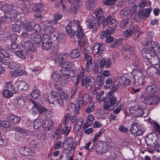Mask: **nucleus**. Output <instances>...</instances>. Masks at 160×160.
<instances>
[{"mask_svg": "<svg viewBox=\"0 0 160 160\" xmlns=\"http://www.w3.org/2000/svg\"><path fill=\"white\" fill-rule=\"evenodd\" d=\"M72 115L68 114L66 117L65 121L66 120H70L72 122H75L78 118L77 116H74L72 117Z\"/></svg>", "mask_w": 160, "mask_h": 160, "instance_id": "obj_50", "label": "nucleus"}, {"mask_svg": "<svg viewBox=\"0 0 160 160\" xmlns=\"http://www.w3.org/2000/svg\"><path fill=\"white\" fill-rule=\"evenodd\" d=\"M22 26L23 29L26 31H31L33 28V25L32 22L26 20L23 21Z\"/></svg>", "mask_w": 160, "mask_h": 160, "instance_id": "obj_20", "label": "nucleus"}, {"mask_svg": "<svg viewBox=\"0 0 160 160\" xmlns=\"http://www.w3.org/2000/svg\"><path fill=\"white\" fill-rule=\"evenodd\" d=\"M141 10L146 19L149 16L150 13L152 11V9L151 8H148L144 9Z\"/></svg>", "mask_w": 160, "mask_h": 160, "instance_id": "obj_49", "label": "nucleus"}, {"mask_svg": "<svg viewBox=\"0 0 160 160\" xmlns=\"http://www.w3.org/2000/svg\"><path fill=\"white\" fill-rule=\"evenodd\" d=\"M128 22V20L127 18L124 19L121 22L120 24V28H123L126 27Z\"/></svg>", "mask_w": 160, "mask_h": 160, "instance_id": "obj_63", "label": "nucleus"}, {"mask_svg": "<svg viewBox=\"0 0 160 160\" xmlns=\"http://www.w3.org/2000/svg\"><path fill=\"white\" fill-rule=\"evenodd\" d=\"M11 125V124L10 122L6 120H4L2 121L1 123V128L2 129H4L9 127Z\"/></svg>", "mask_w": 160, "mask_h": 160, "instance_id": "obj_51", "label": "nucleus"}, {"mask_svg": "<svg viewBox=\"0 0 160 160\" xmlns=\"http://www.w3.org/2000/svg\"><path fill=\"white\" fill-rule=\"evenodd\" d=\"M8 68H9L11 69L16 70L19 69L20 68V64L19 63H18L17 62H10L8 66Z\"/></svg>", "mask_w": 160, "mask_h": 160, "instance_id": "obj_35", "label": "nucleus"}, {"mask_svg": "<svg viewBox=\"0 0 160 160\" xmlns=\"http://www.w3.org/2000/svg\"><path fill=\"white\" fill-rule=\"evenodd\" d=\"M148 4L147 0H140L138 3V6L139 9L143 8Z\"/></svg>", "mask_w": 160, "mask_h": 160, "instance_id": "obj_44", "label": "nucleus"}, {"mask_svg": "<svg viewBox=\"0 0 160 160\" xmlns=\"http://www.w3.org/2000/svg\"><path fill=\"white\" fill-rule=\"evenodd\" d=\"M113 33L108 28V30L103 31L101 32L100 35V37L102 39L106 38L108 36H110Z\"/></svg>", "mask_w": 160, "mask_h": 160, "instance_id": "obj_28", "label": "nucleus"}, {"mask_svg": "<svg viewBox=\"0 0 160 160\" xmlns=\"http://www.w3.org/2000/svg\"><path fill=\"white\" fill-rule=\"evenodd\" d=\"M134 19L137 22H140L142 20H145L146 19L142 10L138 11L135 14L134 17Z\"/></svg>", "mask_w": 160, "mask_h": 160, "instance_id": "obj_24", "label": "nucleus"}, {"mask_svg": "<svg viewBox=\"0 0 160 160\" xmlns=\"http://www.w3.org/2000/svg\"><path fill=\"white\" fill-rule=\"evenodd\" d=\"M12 29L13 31L19 32L20 31V26L18 24H14L12 25Z\"/></svg>", "mask_w": 160, "mask_h": 160, "instance_id": "obj_59", "label": "nucleus"}, {"mask_svg": "<svg viewBox=\"0 0 160 160\" xmlns=\"http://www.w3.org/2000/svg\"><path fill=\"white\" fill-rule=\"evenodd\" d=\"M77 90V87L76 86H74L71 89V99L72 98H73L74 97L76 93Z\"/></svg>", "mask_w": 160, "mask_h": 160, "instance_id": "obj_60", "label": "nucleus"}, {"mask_svg": "<svg viewBox=\"0 0 160 160\" xmlns=\"http://www.w3.org/2000/svg\"><path fill=\"white\" fill-rule=\"evenodd\" d=\"M56 30V28L52 26H46L42 29V31L44 32L43 33V34H47L48 35V34H50L52 32H55Z\"/></svg>", "mask_w": 160, "mask_h": 160, "instance_id": "obj_23", "label": "nucleus"}, {"mask_svg": "<svg viewBox=\"0 0 160 160\" xmlns=\"http://www.w3.org/2000/svg\"><path fill=\"white\" fill-rule=\"evenodd\" d=\"M117 105L118 107L113 112V113L115 114H118L120 112V111L122 110V104L119 102L117 103Z\"/></svg>", "mask_w": 160, "mask_h": 160, "instance_id": "obj_56", "label": "nucleus"}, {"mask_svg": "<svg viewBox=\"0 0 160 160\" xmlns=\"http://www.w3.org/2000/svg\"><path fill=\"white\" fill-rule=\"evenodd\" d=\"M94 119V117L92 115H89L87 117V122L84 125L85 128H88L92 124Z\"/></svg>", "mask_w": 160, "mask_h": 160, "instance_id": "obj_31", "label": "nucleus"}, {"mask_svg": "<svg viewBox=\"0 0 160 160\" xmlns=\"http://www.w3.org/2000/svg\"><path fill=\"white\" fill-rule=\"evenodd\" d=\"M40 94L39 90L35 87L34 88L33 90L30 93L31 96L34 98H38L40 96Z\"/></svg>", "mask_w": 160, "mask_h": 160, "instance_id": "obj_40", "label": "nucleus"}, {"mask_svg": "<svg viewBox=\"0 0 160 160\" xmlns=\"http://www.w3.org/2000/svg\"><path fill=\"white\" fill-rule=\"evenodd\" d=\"M114 17L111 15H109L105 19L104 22V24L105 23L106 25L108 23V28L113 32L115 31L116 27L118 24V21Z\"/></svg>", "mask_w": 160, "mask_h": 160, "instance_id": "obj_7", "label": "nucleus"}, {"mask_svg": "<svg viewBox=\"0 0 160 160\" xmlns=\"http://www.w3.org/2000/svg\"><path fill=\"white\" fill-rule=\"evenodd\" d=\"M0 53L5 58H9L10 57V54L9 52L2 47L0 49Z\"/></svg>", "mask_w": 160, "mask_h": 160, "instance_id": "obj_46", "label": "nucleus"}, {"mask_svg": "<svg viewBox=\"0 0 160 160\" xmlns=\"http://www.w3.org/2000/svg\"><path fill=\"white\" fill-rule=\"evenodd\" d=\"M156 45L154 42L151 41L147 42L145 44V48H143L141 51V53L142 56L147 59H151V61L155 56L154 48Z\"/></svg>", "mask_w": 160, "mask_h": 160, "instance_id": "obj_3", "label": "nucleus"}, {"mask_svg": "<svg viewBox=\"0 0 160 160\" xmlns=\"http://www.w3.org/2000/svg\"><path fill=\"white\" fill-rule=\"evenodd\" d=\"M84 54V60L87 61V64L86 65V68L82 67L81 71V73L79 74V76H83L85 74V70H87L88 72H90L92 66V57L88 55L89 51L86 49H84L83 51Z\"/></svg>", "mask_w": 160, "mask_h": 160, "instance_id": "obj_4", "label": "nucleus"}, {"mask_svg": "<svg viewBox=\"0 0 160 160\" xmlns=\"http://www.w3.org/2000/svg\"><path fill=\"white\" fill-rule=\"evenodd\" d=\"M33 10L35 12H41L44 10V7L41 3H37L32 8Z\"/></svg>", "mask_w": 160, "mask_h": 160, "instance_id": "obj_27", "label": "nucleus"}, {"mask_svg": "<svg viewBox=\"0 0 160 160\" xmlns=\"http://www.w3.org/2000/svg\"><path fill=\"white\" fill-rule=\"evenodd\" d=\"M21 89L23 90H26L28 89V85L25 82H21Z\"/></svg>", "mask_w": 160, "mask_h": 160, "instance_id": "obj_62", "label": "nucleus"}, {"mask_svg": "<svg viewBox=\"0 0 160 160\" xmlns=\"http://www.w3.org/2000/svg\"><path fill=\"white\" fill-rule=\"evenodd\" d=\"M104 78L103 76H98L97 77V84L99 86H100L103 84L104 83Z\"/></svg>", "mask_w": 160, "mask_h": 160, "instance_id": "obj_58", "label": "nucleus"}, {"mask_svg": "<svg viewBox=\"0 0 160 160\" xmlns=\"http://www.w3.org/2000/svg\"><path fill=\"white\" fill-rule=\"evenodd\" d=\"M13 93H15L14 92L8 90H4L2 92V94L5 98H9L13 96Z\"/></svg>", "mask_w": 160, "mask_h": 160, "instance_id": "obj_39", "label": "nucleus"}, {"mask_svg": "<svg viewBox=\"0 0 160 160\" xmlns=\"http://www.w3.org/2000/svg\"><path fill=\"white\" fill-rule=\"evenodd\" d=\"M65 127V125H63L60 126V130L62 131V133L63 134L67 135L68 133L69 132L71 128L70 127H66L65 129L63 128V127Z\"/></svg>", "mask_w": 160, "mask_h": 160, "instance_id": "obj_37", "label": "nucleus"}, {"mask_svg": "<svg viewBox=\"0 0 160 160\" xmlns=\"http://www.w3.org/2000/svg\"><path fill=\"white\" fill-rule=\"evenodd\" d=\"M130 131L137 136L141 135L143 132V131L141 129L139 123L137 122H133L132 126L130 129Z\"/></svg>", "mask_w": 160, "mask_h": 160, "instance_id": "obj_12", "label": "nucleus"}, {"mask_svg": "<svg viewBox=\"0 0 160 160\" xmlns=\"http://www.w3.org/2000/svg\"><path fill=\"white\" fill-rule=\"evenodd\" d=\"M68 53H59L56 56L54 62L56 64L59 65L60 67L63 66V63L69 57Z\"/></svg>", "mask_w": 160, "mask_h": 160, "instance_id": "obj_9", "label": "nucleus"}, {"mask_svg": "<svg viewBox=\"0 0 160 160\" xmlns=\"http://www.w3.org/2000/svg\"><path fill=\"white\" fill-rule=\"evenodd\" d=\"M85 100V102H88L90 101L91 98L89 95L87 94H85L84 95L81 91H80L79 93L78 97V106L77 107L75 108L74 110L73 111V113L75 114L78 113V112L81 107H83L84 103V100Z\"/></svg>", "mask_w": 160, "mask_h": 160, "instance_id": "obj_5", "label": "nucleus"}, {"mask_svg": "<svg viewBox=\"0 0 160 160\" xmlns=\"http://www.w3.org/2000/svg\"><path fill=\"white\" fill-rule=\"evenodd\" d=\"M54 20L55 22L54 24L57 23V21L60 20L62 18V16L61 14H60L59 13L57 12L54 14Z\"/></svg>", "mask_w": 160, "mask_h": 160, "instance_id": "obj_61", "label": "nucleus"}, {"mask_svg": "<svg viewBox=\"0 0 160 160\" xmlns=\"http://www.w3.org/2000/svg\"><path fill=\"white\" fill-rule=\"evenodd\" d=\"M66 30L71 38H74L75 35L78 38H81L84 41L85 40L83 30L78 21H71L66 26Z\"/></svg>", "mask_w": 160, "mask_h": 160, "instance_id": "obj_1", "label": "nucleus"}, {"mask_svg": "<svg viewBox=\"0 0 160 160\" xmlns=\"http://www.w3.org/2000/svg\"><path fill=\"white\" fill-rule=\"evenodd\" d=\"M95 108V106L92 103H90L88 108L85 110V111L88 113H90L93 111Z\"/></svg>", "mask_w": 160, "mask_h": 160, "instance_id": "obj_54", "label": "nucleus"}, {"mask_svg": "<svg viewBox=\"0 0 160 160\" xmlns=\"http://www.w3.org/2000/svg\"><path fill=\"white\" fill-rule=\"evenodd\" d=\"M95 81L93 78L89 76L86 77L85 79H83L82 81V86H86L88 90H91L94 87Z\"/></svg>", "mask_w": 160, "mask_h": 160, "instance_id": "obj_8", "label": "nucleus"}, {"mask_svg": "<svg viewBox=\"0 0 160 160\" xmlns=\"http://www.w3.org/2000/svg\"><path fill=\"white\" fill-rule=\"evenodd\" d=\"M81 55L80 52L78 48L73 50L70 53V57L72 58L76 59L79 57Z\"/></svg>", "mask_w": 160, "mask_h": 160, "instance_id": "obj_25", "label": "nucleus"}, {"mask_svg": "<svg viewBox=\"0 0 160 160\" xmlns=\"http://www.w3.org/2000/svg\"><path fill=\"white\" fill-rule=\"evenodd\" d=\"M32 102L37 108V109H38V111L39 112L40 114H41L44 113L47 110L46 108L41 106L40 104H38L35 101H32Z\"/></svg>", "mask_w": 160, "mask_h": 160, "instance_id": "obj_26", "label": "nucleus"}, {"mask_svg": "<svg viewBox=\"0 0 160 160\" xmlns=\"http://www.w3.org/2000/svg\"><path fill=\"white\" fill-rule=\"evenodd\" d=\"M59 100H62L64 104V101L67 102L68 99V94L63 91H61V92L59 93Z\"/></svg>", "mask_w": 160, "mask_h": 160, "instance_id": "obj_34", "label": "nucleus"}, {"mask_svg": "<svg viewBox=\"0 0 160 160\" xmlns=\"http://www.w3.org/2000/svg\"><path fill=\"white\" fill-rule=\"evenodd\" d=\"M119 80L125 86L129 85L131 83L129 79L124 77H120Z\"/></svg>", "mask_w": 160, "mask_h": 160, "instance_id": "obj_43", "label": "nucleus"}, {"mask_svg": "<svg viewBox=\"0 0 160 160\" xmlns=\"http://www.w3.org/2000/svg\"><path fill=\"white\" fill-rule=\"evenodd\" d=\"M106 45L104 44L100 43H95L93 47V53L94 54L100 55L104 50Z\"/></svg>", "mask_w": 160, "mask_h": 160, "instance_id": "obj_13", "label": "nucleus"}, {"mask_svg": "<svg viewBox=\"0 0 160 160\" xmlns=\"http://www.w3.org/2000/svg\"><path fill=\"white\" fill-rule=\"evenodd\" d=\"M6 86L7 90L14 92V93H17V90L15 89V88L11 82H7L6 83Z\"/></svg>", "mask_w": 160, "mask_h": 160, "instance_id": "obj_33", "label": "nucleus"}, {"mask_svg": "<svg viewBox=\"0 0 160 160\" xmlns=\"http://www.w3.org/2000/svg\"><path fill=\"white\" fill-rule=\"evenodd\" d=\"M97 20L96 21L94 18L92 16L87 21V24L89 28L92 29V31L95 32L97 31L100 25V24L104 18L103 11L102 8H99L97 9L96 14Z\"/></svg>", "mask_w": 160, "mask_h": 160, "instance_id": "obj_2", "label": "nucleus"}, {"mask_svg": "<svg viewBox=\"0 0 160 160\" xmlns=\"http://www.w3.org/2000/svg\"><path fill=\"white\" fill-rule=\"evenodd\" d=\"M112 56L113 62L115 61L118 59V57L119 56L118 52L117 51H113L112 52Z\"/></svg>", "mask_w": 160, "mask_h": 160, "instance_id": "obj_64", "label": "nucleus"}, {"mask_svg": "<svg viewBox=\"0 0 160 160\" xmlns=\"http://www.w3.org/2000/svg\"><path fill=\"white\" fill-rule=\"evenodd\" d=\"M107 93V99L111 105L113 106L118 102L117 98L112 92H108Z\"/></svg>", "mask_w": 160, "mask_h": 160, "instance_id": "obj_18", "label": "nucleus"}, {"mask_svg": "<svg viewBox=\"0 0 160 160\" xmlns=\"http://www.w3.org/2000/svg\"><path fill=\"white\" fill-rule=\"evenodd\" d=\"M66 75L70 77H73L76 75V73L75 72L71 69H68L66 72Z\"/></svg>", "mask_w": 160, "mask_h": 160, "instance_id": "obj_53", "label": "nucleus"}, {"mask_svg": "<svg viewBox=\"0 0 160 160\" xmlns=\"http://www.w3.org/2000/svg\"><path fill=\"white\" fill-rule=\"evenodd\" d=\"M135 32V30L134 27H132L127 29L125 31L123 32V34L126 37H130Z\"/></svg>", "mask_w": 160, "mask_h": 160, "instance_id": "obj_29", "label": "nucleus"}, {"mask_svg": "<svg viewBox=\"0 0 160 160\" xmlns=\"http://www.w3.org/2000/svg\"><path fill=\"white\" fill-rule=\"evenodd\" d=\"M130 13V10L128 7L122 9L120 12V16L122 18L127 17Z\"/></svg>", "mask_w": 160, "mask_h": 160, "instance_id": "obj_32", "label": "nucleus"}, {"mask_svg": "<svg viewBox=\"0 0 160 160\" xmlns=\"http://www.w3.org/2000/svg\"><path fill=\"white\" fill-rule=\"evenodd\" d=\"M0 53L5 58H9L10 57V54L9 52L2 47L0 49Z\"/></svg>", "mask_w": 160, "mask_h": 160, "instance_id": "obj_48", "label": "nucleus"}, {"mask_svg": "<svg viewBox=\"0 0 160 160\" xmlns=\"http://www.w3.org/2000/svg\"><path fill=\"white\" fill-rule=\"evenodd\" d=\"M30 38L36 44H40L42 42V38L38 33L32 32L30 35Z\"/></svg>", "mask_w": 160, "mask_h": 160, "instance_id": "obj_19", "label": "nucleus"}, {"mask_svg": "<svg viewBox=\"0 0 160 160\" xmlns=\"http://www.w3.org/2000/svg\"><path fill=\"white\" fill-rule=\"evenodd\" d=\"M126 49L127 50V54H129V56H127V57H126V59H127V58H131L134 54V48L131 46L128 45L126 47Z\"/></svg>", "mask_w": 160, "mask_h": 160, "instance_id": "obj_30", "label": "nucleus"}, {"mask_svg": "<svg viewBox=\"0 0 160 160\" xmlns=\"http://www.w3.org/2000/svg\"><path fill=\"white\" fill-rule=\"evenodd\" d=\"M7 142V139L4 135H0V145H4Z\"/></svg>", "mask_w": 160, "mask_h": 160, "instance_id": "obj_52", "label": "nucleus"}, {"mask_svg": "<svg viewBox=\"0 0 160 160\" xmlns=\"http://www.w3.org/2000/svg\"><path fill=\"white\" fill-rule=\"evenodd\" d=\"M21 46L22 48H24V50L25 48V52L28 50L34 51L35 50L32 42L30 41H27L23 42V43L21 45Z\"/></svg>", "mask_w": 160, "mask_h": 160, "instance_id": "obj_17", "label": "nucleus"}, {"mask_svg": "<svg viewBox=\"0 0 160 160\" xmlns=\"http://www.w3.org/2000/svg\"><path fill=\"white\" fill-rule=\"evenodd\" d=\"M30 149H29L28 147H23L21 148V154L23 156H28L30 155L29 153Z\"/></svg>", "mask_w": 160, "mask_h": 160, "instance_id": "obj_36", "label": "nucleus"}, {"mask_svg": "<svg viewBox=\"0 0 160 160\" xmlns=\"http://www.w3.org/2000/svg\"><path fill=\"white\" fill-rule=\"evenodd\" d=\"M8 13L10 14V18L16 17L18 15L17 11L15 9H12V8Z\"/></svg>", "mask_w": 160, "mask_h": 160, "instance_id": "obj_55", "label": "nucleus"}, {"mask_svg": "<svg viewBox=\"0 0 160 160\" xmlns=\"http://www.w3.org/2000/svg\"><path fill=\"white\" fill-rule=\"evenodd\" d=\"M146 90L148 93H156L157 96L159 95L160 94V89L158 86L156 85H152L148 86L146 88Z\"/></svg>", "mask_w": 160, "mask_h": 160, "instance_id": "obj_16", "label": "nucleus"}, {"mask_svg": "<svg viewBox=\"0 0 160 160\" xmlns=\"http://www.w3.org/2000/svg\"><path fill=\"white\" fill-rule=\"evenodd\" d=\"M159 100L158 97L151 96L145 98L143 100L144 103L148 105H153L156 104Z\"/></svg>", "mask_w": 160, "mask_h": 160, "instance_id": "obj_15", "label": "nucleus"}, {"mask_svg": "<svg viewBox=\"0 0 160 160\" xmlns=\"http://www.w3.org/2000/svg\"><path fill=\"white\" fill-rule=\"evenodd\" d=\"M122 40L123 39L122 38L116 39L114 42L110 45V47L112 48H114L117 46L121 45L122 43Z\"/></svg>", "mask_w": 160, "mask_h": 160, "instance_id": "obj_38", "label": "nucleus"}, {"mask_svg": "<svg viewBox=\"0 0 160 160\" xmlns=\"http://www.w3.org/2000/svg\"><path fill=\"white\" fill-rule=\"evenodd\" d=\"M40 119L42 120V126L44 128H47L48 130H51V128L52 126V122L50 120H47L46 115L45 114L39 116Z\"/></svg>", "mask_w": 160, "mask_h": 160, "instance_id": "obj_14", "label": "nucleus"}, {"mask_svg": "<svg viewBox=\"0 0 160 160\" xmlns=\"http://www.w3.org/2000/svg\"><path fill=\"white\" fill-rule=\"evenodd\" d=\"M0 53L5 58H9L10 57V54L9 52L2 47L0 49Z\"/></svg>", "mask_w": 160, "mask_h": 160, "instance_id": "obj_47", "label": "nucleus"}, {"mask_svg": "<svg viewBox=\"0 0 160 160\" xmlns=\"http://www.w3.org/2000/svg\"><path fill=\"white\" fill-rule=\"evenodd\" d=\"M112 63L111 59L108 58H103L100 61V67L101 68H103L104 66L107 68H109L111 67Z\"/></svg>", "mask_w": 160, "mask_h": 160, "instance_id": "obj_21", "label": "nucleus"}, {"mask_svg": "<svg viewBox=\"0 0 160 160\" xmlns=\"http://www.w3.org/2000/svg\"><path fill=\"white\" fill-rule=\"evenodd\" d=\"M42 125V123L39 119H36L33 121V128L35 129H38Z\"/></svg>", "mask_w": 160, "mask_h": 160, "instance_id": "obj_42", "label": "nucleus"}, {"mask_svg": "<svg viewBox=\"0 0 160 160\" xmlns=\"http://www.w3.org/2000/svg\"><path fill=\"white\" fill-rule=\"evenodd\" d=\"M106 143L103 142L98 141L92 146L89 152H92V149L94 148L97 153L102 155L108 152V148L105 146Z\"/></svg>", "mask_w": 160, "mask_h": 160, "instance_id": "obj_6", "label": "nucleus"}, {"mask_svg": "<svg viewBox=\"0 0 160 160\" xmlns=\"http://www.w3.org/2000/svg\"><path fill=\"white\" fill-rule=\"evenodd\" d=\"M12 8V7L11 5L5 4L2 7V9L3 12L8 13Z\"/></svg>", "mask_w": 160, "mask_h": 160, "instance_id": "obj_41", "label": "nucleus"}, {"mask_svg": "<svg viewBox=\"0 0 160 160\" xmlns=\"http://www.w3.org/2000/svg\"><path fill=\"white\" fill-rule=\"evenodd\" d=\"M51 98L53 99L55 102L61 106L63 105V102L62 100H59V93L51 91Z\"/></svg>", "mask_w": 160, "mask_h": 160, "instance_id": "obj_22", "label": "nucleus"}, {"mask_svg": "<svg viewBox=\"0 0 160 160\" xmlns=\"http://www.w3.org/2000/svg\"><path fill=\"white\" fill-rule=\"evenodd\" d=\"M52 45V41L50 39L49 35L47 34L42 35V48L48 50L51 48Z\"/></svg>", "mask_w": 160, "mask_h": 160, "instance_id": "obj_10", "label": "nucleus"}, {"mask_svg": "<svg viewBox=\"0 0 160 160\" xmlns=\"http://www.w3.org/2000/svg\"><path fill=\"white\" fill-rule=\"evenodd\" d=\"M144 110L138 105H135L130 108L131 113L134 114L135 116L138 117L143 115Z\"/></svg>", "mask_w": 160, "mask_h": 160, "instance_id": "obj_11", "label": "nucleus"}, {"mask_svg": "<svg viewBox=\"0 0 160 160\" xmlns=\"http://www.w3.org/2000/svg\"><path fill=\"white\" fill-rule=\"evenodd\" d=\"M112 106L109 103L108 101H105L104 102L103 108L105 110L109 111Z\"/></svg>", "mask_w": 160, "mask_h": 160, "instance_id": "obj_45", "label": "nucleus"}, {"mask_svg": "<svg viewBox=\"0 0 160 160\" xmlns=\"http://www.w3.org/2000/svg\"><path fill=\"white\" fill-rule=\"evenodd\" d=\"M86 2L87 5L90 8L89 9L92 10L94 6V1L93 0H87Z\"/></svg>", "mask_w": 160, "mask_h": 160, "instance_id": "obj_57", "label": "nucleus"}]
</instances>
